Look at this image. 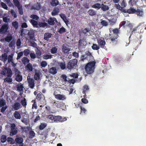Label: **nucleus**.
Here are the masks:
<instances>
[{"mask_svg":"<svg viewBox=\"0 0 146 146\" xmlns=\"http://www.w3.org/2000/svg\"><path fill=\"white\" fill-rule=\"evenodd\" d=\"M17 8L18 10L19 14L21 15H23V12L22 6Z\"/></svg>","mask_w":146,"mask_h":146,"instance_id":"60","label":"nucleus"},{"mask_svg":"<svg viewBox=\"0 0 146 146\" xmlns=\"http://www.w3.org/2000/svg\"><path fill=\"white\" fill-rule=\"evenodd\" d=\"M17 131L15 129L11 130V131L10 132V135L11 136L15 135L17 133Z\"/></svg>","mask_w":146,"mask_h":146,"instance_id":"58","label":"nucleus"},{"mask_svg":"<svg viewBox=\"0 0 146 146\" xmlns=\"http://www.w3.org/2000/svg\"><path fill=\"white\" fill-rule=\"evenodd\" d=\"M136 9L131 7L129 9L127 10V13L129 14H134L135 13Z\"/></svg>","mask_w":146,"mask_h":146,"instance_id":"42","label":"nucleus"},{"mask_svg":"<svg viewBox=\"0 0 146 146\" xmlns=\"http://www.w3.org/2000/svg\"><path fill=\"white\" fill-rule=\"evenodd\" d=\"M13 1L14 5L17 8L22 6L18 0H13Z\"/></svg>","mask_w":146,"mask_h":146,"instance_id":"45","label":"nucleus"},{"mask_svg":"<svg viewBox=\"0 0 146 146\" xmlns=\"http://www.w3.org/2000/svg\"><path fill=\"white\" fill-rule=\"evenodd\" d=\"M23 141V139L20 137L16 138L15 141V142H16V143L20 145L22 144Z\"/></svg>","mask_w":146,"mask_h":146,"instance_id":"18","label":"nucleus"},{"mask_svg":"<svg viewBox=\"0 0 146 146\" xmlns=\"http://www.w3.org/2000/svg\"><path fill=\"white\" fill-rule=\"evenodd\" d=\"M49 72L51 74L54 75L57 73V70L55 67H52L50 68L49 70Z\"/></svg>","mask_w":146,"mask_h":146,"instance_id":"27","label":"nucleus"},{"mask_svg":"<svg viewBox=\"0 0 146 146\" xmlns=\"http://www.w3.org/2000/svg\"><path fill=\"white\" fill-rule=\"evenodd\" d=\"M60 16L61 18L62 19V20L64 21L65 23L66 24H67L68 22V21L67 19V18L65 15L63 14H60Z\"/></svg>","mask_w":146,"mask_h":146,"instance_id":"23","label":"nucleus"},{"mask_svg":"<svg viewBox=\"0 0 146 146\" xmlns=\"http://www.w3.org/2000/svg\"><path fill=\"white\" fill-rule=\"evenodd\" d=\"M29 138L32 139L35 136V133L34 131H31L29 132Z\"/></svg>","mask_w":146,"mask_h":146,"instance_id":"63","label":"nucleus"},{"mask_svg":"<svg viewBox=\"0 0 146 146\" xmlns=\"http://www.w3.org/2000/svg\"><path fill=\"white\" fill-rule=\"evenodd\" d=\"M21 107V104L18 102L15 103L13 106V108L15 110H18Z\"/></svg>","mask_w":146,"mask_h":146,"instance_id":"22","label":"nucleus"},{"mask_svg":"<svg viewBox=\"0 0 146 146\" xmlns=\"http://www.w3.org/2000/svg\"><path fill=\"white\" fill-rule=\"evenodd\" d=\"M30 17L31 18L37 20L39 19V17L36 15L32 14L31 15Z\"/></svg>","mask_w":146,"mask_h":146,"instance_id":"57","label":"nucleus"},{"mask_svg":"<svg viewBox=\"0 0 146 146\" xmlns=\"http://www.w3.org/2000/svg\"><path fill=\"white\" fill-rule=\"evenodd\" d=\"M22 122L25 124L26 125H27L29 123V121L26 118H22L21 119Z\"/></svg>","mask_w":146,"mask_h":146,"instance_id":"61","label":"nucleus"},{"mask_svg":"<svg viewBox=\"0 0 146 146\" xmlns=\"http://www.w3.org/2000/svg\"><path fill=\"white\" fill-rule=\"evenodd\" d=\"M15 76L16 77L15 80L16 81L19 82L22 81L23 78L21 74H18Z\"/></svg>","mask_w":146,"mask_h":146,"instance_id":"29","label":"nucleus"},{"mask_svg":"<svg viewBox=\"0 0 146 146\" xmlns=\"http://www.w3.org/2000/svg\"><path fill=\"white\" fill-rule=\"evenodd\" d=\"M55 98L60 100H63L66 99V97L63 94H58L55 96Z\"/></svg>","mask_w":146,"mask_h":146,"instance_id":"15","label":"nucleus"},{"mask_svg":"<svg viewBox=\"0 0 146 146\" xmlns=\"http://www.w3.org/2000/svg\"><path fill=\"white\" fill-rule=\"evenodd\" d=\"M101 9L104 11H106L109 9L108 6L102 3L101 5Z\"/></svg>","mask_w":146,"mask_h":146,"instance_id":"33","label":"nucleus"},{"mask_svg":"<svg viewBox=\"0 0 146 146\" xmlns=\"http://www.w3.org/2000/svg\"><path fill=\"white\" fill-rule=\"evenodd\" d=\"M47 23H43L42 22H39L38 23V27H44L47 26Z\"/></svg>","mask_w":146,"mask_h":146,"instance_id":"55","label":"nucleus"},{"mask_svg":"<svg viewBox=\"0 0 146 146\" xmlns=\"http://www.w3.org/2000/svg\"><path fill=\"white\" fill-rule=\"evenodd\" d=\"M53 105L56 106L58 108H60L61 106V104L60 102H59L58 101H54L52 102Z\"/></svg>","mask_w":146,"mask_h":146,"instance_id":"32","label":"nucleus"},{"mask_svg":"<svg viewBox=\"0 0 146 146\" xmlns=\"http://www.w3.org/2000/svg\"><path fill=\"white\" fill-rule=\"evenodd\" d=\"M1 74L4 76L11 77L12 75V72L10 68L3 66Z\"/></svg>","mask_w":146,"mask_h":146,"instance_id":"3","label":"nucleus"},{"mask_svg":"<svg viewBox=\"0 0 146 146\" xmlns=\"http://www.w3.org/2000/svg\"><path fill=\"white\" fill-rule=\"evenodd\" d=\"M41 8V5L40 3H35L32 7L31 9L36 10H40Z\"/></svg>","mask_w":146,"mask_h":146,"instance_id":"11","label":"nucleus"},{"mask_svg":"<svg viewBox=\"0 0 146 146\" xmlns=\"http://www.w3.org/2000/svg\"><path fill=\"white\" fill-rule=\"evenodd\" d=\"M1 58V57H0ZM2 60H3V61L5 63V62L7 60V55L6 53H4L1 56Z\"/></svg>","mask_w":146,"mask_h":146,"instance_id":"43","label":"nucleus"},{"mask_svg":"<svg viewBox=\"0 0 146 146\" xmlns=\"http://www.w3.org/2000/svg\"><path fill=\"white\" fill-rule=\"evenodd\" d=\"M59 1L57 0H52L50 2L51 5L53 6H56L59 4Z\"/></svg>","mask_w":146,"mask_h":146,"instance_id":"38","label":"nucleus"},{"mask_svg":"<svg viewBox=\"0 0 146 146\" xmlns=\"http://www.w3.org/2000/svg\"><path fill=\"white\" fill-rule=\"evenodd\" d=\"M101 7V4L98 3L95 4L92 6V7L96 9H100Z\"/></svg>","mask_w":146,"mask_h":146,"instance_id":"37","label":"nucleus"},{"mask_svg":"<svg viewBox=\"0 0 146 146\" xmlns=\"http://www.w3.org/2000/svg\"><path fill=\"white\" fill-rule=\"evenodd\" d=\"M13 115L15 117L16 119H20L21 118V115L18 111H15Z\"/></svg>","mask_w":146,"mask_h":146,"instance_id":"35","label":"nucleus"},{"mask_svg":"<svg viewBox=\"0 0 146 146\" xmlns=\"http://www.w3.org/2000/svg\"><path fill=\"white\" fill-rule=\"evenodd\" d=\"M135 12V14H136L138 16L142 17L144 13L142 9H137V10H136Z\"/></svg>","mask_w":146,"mask_h":146,"instance_id":"12","label":"nucleus"},{"mask_svg":"<svg viewBox=\"0 0 146 146\" xmlns=\"http://www.w3.org/2000/svg\"><path fill=\"white\" fill-rule=\"evenodd\" d=\"M24 87L23 84H19L17 85V90L20 92L22 91L23 90V89Z\"/></svg>","mask_w":146,"mask_h":146,"instance_id":"54","label":"nucleus"},{"mask_svg":"<svg viewBox=\"0 0 146 146\" xmlns=\"http://www.w3.org/2000/svg\"><path fill=\"white\" fill-rule=\"evenodd\" d=\"M126 24V26H127L130 27L131 25V24L128 21H123L121 22L119 25V26L122 27Z\"/></svg>","mask_w":146,"mask_h":146,"instance_id":"17","label":"nucleus"},{"mask_svg":"<svg viewBox=\"0 0 146 146\" xmlns=\"http://www.w3.org/2000/svg\"><path fill=\"white\" fill-rule=\"evenodd\" d=\"M61 116L59 115L54 116V121L60 122Z\"/></svg>","mask_w":146,"mask_h":146,"instance_id":"41","label":"nucleus"},{"mask_svg":"<svg viewBox=\"0 0 146 146\" xmlns=\"http://www.w3.org/2000/svg\"><path fill=\"white\" fill-rule=\"evenodd\" d=\"M118 37V35L113 34V36L110 38V40L111 41L110 43H112L113 44H116L117 41V38Z\"/></svg>","mask_w":146,"mask_h":146,"instance_id":"8","label":"nucleus"},{"mask_svg":"<svg viewBox=\"0 0 146 146\" xmlns=\"http://www.w3.org/2000/svg\"><path fill=\"white\" fill-rule=\"evenodd\" d=\"M52 34L50 33H46L44 35V39L46 40H48V39L51 37Z\"/></svg>","mask_w":146,"mask_h":146,"instance_id":"28","label":"nucleus"},{"mask_svg":"<svg viewBox=\"0 0 146 146\" xmlns=\"http://www.w3.org/2000/svg\"><path fill=\"white\" fill-rule=\"evenodd\" d=\"M25 68L29 72L32 71L33 69L32 64L30 63H28L26 66Z\"/></svg>","mask_w":146,"mask_h":146,"instance_id":"20","label":"nucleus"},{"mask_svg":"<svg viewBox=\"0 0 146 146\" xmlns=\"http://www.w3.org/2000/svg\"><path fill=\"white\" fill-rule=\"evenodd\" d=\"M85 55H82L80 57V60L82 61H84V60L86 59L87 60L88 59V58H91L93 57L91 54L87 55L86 56Z\"/></svg>","mask_w":146,"mask_h":146,"instance_id":"19","label":"nucleus"},{"mask_svg":"<svg viewBox=\"0 0 146 146\" xmlns=\"http://www.w3.org/2000/svg\"><path fill=\"white\" fill-rule=\"evenodd\" d=\"M13 39L12 35H7L5 38V41L8 42H9Z\"/></svg>","mask_w":146,"mask_h":146,"instance_id":"30","label":"nucleus"},{"mask_svg":"<svg viewBox=\"0 0 146 146\" xmlns=\"http://www.w3.org/2000/svg\"><path fill=\"white\" fill-rule=\"evenodd\" d=\"M88 13L91 16H94L96 15V12L93 9H90L88 12Z\"/></svg>","mask_w":146,"mask_h":146,"instance_id":"31","label":"nucleus"},{"mask_svg":"<svg viewBox=\"0 0 146 146\" xmlns=\"http://www.w3.org/2000/svg\"><path fill=\"white\" fill-rule=\"evenodd\" d=\"M28 35H29L30 40H33L34 38V33L33 32L30 31L28 32Z\"/></svg>","mask_w":146,"mask_h":146,"instance_id":"26","label":"nucleus"},{"mask_svg":"<svg viewBox=\"0 0 146 146\" xmlns=\"http://www.w3.org/2000/svg\"><path fill=\"white\" fill-rule=\"evenodd\" d=\"M77 63V60L76 59H74L70 60L68 62L67 65V68L69 69H71L76 65Z\"/></svg>","mask_w":146,"mask_h":146,"instance_id":"4","label":"nucleus"},{"mask_svg":"<svg viewBox=\"0 0 146 146\" xmlns=\"http://www.w3.org/2000/svg\"><path fill=\"white\" fill-rule=\"evenodd\" d=\"M6 105V101L3 98L0 99V108Z\"/></svg>","mask_w":146,"mask_h":146,"instance_id":"34","label":"nucleus"},{"mask_svg":"<svg viewBox=\"0 0 146 146\" xmlns=\"http://www.w3.org/2000/svg\"><path fill=\"white\" fill-rule=\"evenodd\" d=\"M13 81V80L11 77H7L5 78L4 79V82L8 83L9 84H11Z\"/></svg>","mask_w":146,"mask_h":146,"instance_id":"25","label":"nucleus"},{"mask_svg":"<svg viewBox=\"0 0 146 146\" xmlns=\"http://www.w3.org/2000/svg\"><path fill=\"white\" fill-rule=\"evenodd\" d=\"M46 22L50 25L51 26L54 25L55 23H57L58 21L56 18L54 17H50Z\"/></svg>","mask_w":146,"mask_h":146,"instance_id":"6","label":"nucleus"},{"mask_svg":"<svg viewBox=\"0 0 146 146\" xmlns=\"http://www.w3.org/2000/svg\"><path fill=\"white\" fill-rule=\"evenodd\" d=\"M3 21L6 23H8L10 21V19L7 16L3 17Z\"/></svg>","mask_w":146,"mask_h":146,"instance_id":"59","label":"nucleus"},{"mask_svg":"<svg viewBox=\"0 0 146 146\" xmlns=\"http://www.w3.org/2000/svg\"><path fill=\"white\" fill-rule=\"evenodd\" d=\"M30 22L34 27L38 28V23L36 21L33 19H31Z\"/></svg>","mask_w":146,"mask_h":146,"instance_id":"21","label":"nucleus"},{"mask_svg":"<svg viewBox=\"0 0 146 146\" xmlns=\"http://www.w3.org/2000/svg\"><path fill=\"white\" fill-rule=\"evenodd\" d=\"M9 27L8 24L4 23L0 29V34H5L9 29Z\"/></svg>","mask_w":146,"mask_h":146,"instance_id":"5","label":"nucleus"},{"mask_svg":"<svg viewBox=\"0 0 146 146\" xmlns=\"http://www.w3.org/2000/svg\"><path fill=\"white\" fill-rule=\"evenodd\" d=\"M57 49L55 47H52L51 49L50 52L52 54H54L57 53Z\"/></svg>","mask_w":146,"mask_h":146,"instance_id":"56","label":"nucleus"},{"mask_svg":"<svg viewBox=\"0 0 146 146\" xmlns=\"http://www.w3.org/2000/svg\"><path fill=\"white\" fill-rule=\"evenodd\" d=\"M13 27L16 29H17L19 27V23L17 21H13L12 23Z\"/></svg>","mask_w":146,"mask_h":146,"instance_id":"39","label":"nucleus"},{"mask_svg":"<svg viewBox=\"0 0 146 146\" xmlns=\"http://www.w3.org/2000/svg\"><path fill=\"white\" fill-rule=\"evenodd\" d=\"M1 140L2 143L5 142L7 140L6 136L5 135H2L1 138Z\"/></svg>","mask_w":146,"mask_h":146,"instance_id":"53","label":"nucleus"},{"mask_svg":"<svg viewBox=\"0 0 146 146\" xmlns=\"http://www.w3.org/2000/svg\"><path fill=\"white\" fill-rule=\"evenodd\" d=\"M62 51L64 53H66L70 51V50L67 47L65 46H63Z\"/></svg>","mask_w":146,"mask_h":146,"instance_id":"51","label":"nucleus"},{"mask_svg":"<svg viewBox=\"0 0 146 146\" xmlns=\"http://www.w3.org/2000/svg\"><path fill=\"white\" fill-rule=\"evenodd\" d=\"M60 12V9L58 7H55L54 8L52 11L51 13L52 16H55L58 15Z\"/></svg>","mask_w":146,"mask_h":146,"instance_id":"16","label":"nucleus"},{"mask_svg":"<svg viewBox=\"0 0 146 146\" xmlns=\"http://www.w3.org/2000/svg\"><path fill=\"white\" fill-rule=\"evenodd\" d=\"M29 86L31 89H33L35 86V83L33 79H29L28 80Z\"/></svg>","mask_w":146,"mask_h":146,"instance_id":"13","label":"nucleus"},{"mask_svg":"<svg viewBox=\"0 0 146 146\" xmlns=\"http://www.w3.org/2000/svg\"><path fill=\"white\" fill-rule=\"evenodd\" d=\"M58 64L62 70H64L66 66L64 62H62L59 63Z\"/></svg>","mask_w":146,"mask_h":146,"instance_id":"49","label":"nucleus"},{"mask_svg":"<svg viewBox=\"0 0 146 146\" xmlns=\"http://www.w3.org/2000/svg\"><path fill=\"white\" fill-rule=\"evenodd\" d=\"M7 141L9 143L13 144L15 143V141L14 139L10 137H8L7 139Z\"/></svg>","mask_w":146,"mask_h":146,"instance_id":"52","label":"nucleus"},{"mask_svg":"<svg viewBox=\"0 0 146 146\" xmlns=\"http://www.w3.org/2000/svg\"><path fill=\"white\" fill-rule=\"evenodd\" d=\"M34 72L35 74L34 76V79L36 80H39L40 79V75L41 74L39 70L35 69Z\"/></svg>","mask_w":146,"mask_h":146,"instance_id":"9","label":"nucleus"},{"mask_svg":"<svg viewBox=\"0 0 146 146\" xmlns=\"http://www.w3.org/2000/svg\"><path fill=\"white\" fill-rule=\"evenodd\" d=\"M97 42L99 46L102 48H104L106 42L104 38H99L97 40Z\"/></svg>","mask_w":146,"mask_h":146,"instance_id":"7","label":"nucleus"},{"mask_svg":"<svg viewBox=\"0 0 146 146\" xmlns=\"http://www.w3.org/2000/svg\"><path fill=\"white\" fill-rule=\"evenodd\" d=\"M36 99L38 101L44 102L45 101V98L43 95L40 93L38 94L36 96Z\"/></svg>","mask_w":146,"mask_h":146,"instance_id":"10","label":"nucleus"},{"mask_svg":"<svg viewBox=\"0 0 146 146\" xmlns=\"http://www.w3.org/2000/svg\"><path fill=\"white\" fill-rule=\"evenodd\" d=\"M96 64L95 60L90 61L85 66V69L88 74H92L94 72Z\"/></svg>","mask_w":146,"mask_h":146,"instance_id":"1","label":"nucleus"},{"mask_svg":"<svg viewBox=\"0 0 146 146\" xmlns=\"http://www.w3.org/2000/svg\"><path fill=\"white\" fill-rule=\"evenodd\" d=\"M116 20V19L113 17H111L110 19H108L109 23L112 25L114 24L115 23Z\"/></svg>","mask_w":146,"mask_h":146,"instance_id":"36","label":"nucleus"},{"mask_svg":"<svg viewBox=\"0 0 146 146\" xmlns=\"http://www.w3.org/2000/svg\"><path fill=\"white\" fill-rule=\"evenodd\" d=\"M21 61L24 65H25L29 62V60L26 57H24L22 59Z\"/></svg>","mask_w":146,"mask_h":146,"instance_id":"24","label":"nucleus"},{"mask_svg":"<svg viewBox=\"0 0 146 146\" xmlns=\"http://www.w3.org/2000/svg\"><path fill=\"white\" fill-rule=\"evenodd\" d=\"M90 30L88 28L86 27L82 30V33L85 36L88 35L87 33H89Z\"/></svg>","mask_w":146,"mask_h":146,"instance_id":"48","label":"nucleus"},{"mask_svg":"<svg viewBox=\"0 0 146 146\" xmlns=\"http://www.w3.org/2000/svg\"><path fill=\"white\" fill-rule=\"evenodd\" d=\"M52 57L51 55L44 54L42 58L44 59L47 60L51 59Z\"/></svg>","mask_w":146,"mask_h":146,"instance_id":"46","label":"nucleus"},{"mask_svg":"<svg viewBox=\"0 0 146 146\" xmlns=\"http://www.w3.org/2000/svg\"><path fill=\"white\" fill-rule=\"evenodd\" d=\"M87 44L84 38L79 40L78 41V46H85Z\"/></svg>","mask_w":146,"mask_h":146,"instance_id":"14","label":"nucleus"},{"mask_svg":"<svg viewBox=\"0 0 146 146\" xmlns=\"http://www.w3.org/2000/svg\"><path fill=\"white\" fill-rule=\"evenodd\" d=\"M21 103L22 104V105L23 106L25 107H26L27 105V101L26 100V99L25 98H23V99H22L21 101Z\"/></svg>","mask_w":146,"mask_h":146,"instance_id":"47","label":"nucleus"},{"mask_svg":"<svg viewBox=\"0 0 146 146\" xmlns=\"http://www.w3.org/2000/svg\"><path fill=\"white\" fill-rule=\"evenodd\" d=\"M92 49L94 50H98L99 49L100 47L99 45L96 44H93L92 46Z\"/></svg>","mask_w":146,"mask_h":146,"instance_id":"44","label":"nucleus"},{"mask_svg":"<svg viewBox=\"0 0 146 146\" xmlns=\"http://www.w3.org/2000/svg\"><path fill=\"white\" fill-rule=\"evenodd\" d=\"M47 63L45 61H43L41 62L40 63V65L42 67L44 68L47 65Z\"/></svg>","mask_w":146,"mask_h":146,"instance_id":"64","label":"nucleus"},{"mask_svg":"<svg viewBox=\"0 0 146 146\" xmlns=\"http://www.w3.org/2000/svg\"><path fill=\"white\" fill-rule=\"evenodd\" d=\"M30 51L29 49H26L23 52L25 56H27L29 54Z\"/></svg>","mask_w":146,"mask_h":146,"instance_id":"62","label":"nucleus"},{"mask_svg":"<svg viewBox=\"0 0 146 146\" xmlns=\"http://www.w3.org/2000/svg\"><path fill=\"white\" fill-rule=\"evenodd\" d=\"M143 23L140 24L137 27L134 28L131 35L133 33H143L144 30H146V27Z\"/></svg>","mask_w":146,"mask_h":146,"instance_id":"2","label":"nucleus"},{"mask_svg":"<svg viewBox=\"0 0 146 146\" xmlns=\"http://www.w3.org/2000/svg\"><path fill=\"white\" fill-rule=\"evenodd\" d=\"M89 90V88L87 85H84L83 87V90L82 92L83 94H85Z\"/></svg>","mask_w":146,"mask_h":146,"instance_id":"50","label":"nucleus"},{"mask_svg":"<svg viewBox=\"0 0 146 146\" xmlns=\"http://www.w3.org/2000/svg\"><path fill=\"white\" fill-rule=\"evenodd\" d=\"M66 31V29L63 27H62L57 31V32H58L60 34H62L65 32Z\"/></svg>","mask_w":146,"mask_h":146,"instance_id":"40","label":"nucleus"}]
</instances>
